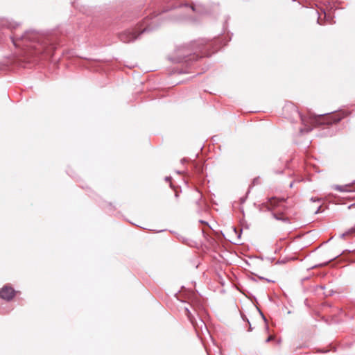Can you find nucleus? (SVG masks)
<instances>
[{
	"instance_id": "f257e3e1",
	"label": "nucleus",
	"mask_w": 355,
	"mask_h": 355,
	"mask_svg": "<svg viewBox=\"0 0 355 355\" xmlns=\"http://www.w3.org/2000/svg\"><path fill=\"white\" fill-rule=\"evenodd\" d=\"M15 295V291L12 288L6 286L0 291V297L6 300H11Z\"/></svg>"
},
{
	"instance_id": "f03ea898",
	"label": "nucleus",
	"mask_w": 355,
	"mask_h": 355,
	"mask_svg": "<svg viewBox=\"0 0 355 355\" xmlns=\"http://www.w3.org/2000/svg\"><path fill=\"white\" fill-rule=\"evenodd\" d=\"M137 37L138 35L135 31H128L120 35V39L122 42L128 43L134 41Z\"/></svg>"
},
{
	"instance_id": "7ed1b4c3",
	"label": "nucleus",
	"mask_w": 355,
	"mask_h": 355,
	"mask_svg": "<svg viewBox=\"0 0 355 355\" xmlns=\"http://www.w3.org/2000/svg\"><path fill=\"white\" fill-rule=\"evenodd\" d=\"M282 201L279 200L278 199L275 198H272L268 200V209H273L279 205V203H281Z\"/></svg>"
},
{
	"instance_id": "20e7f679",
	"label": "nucleus",
	"mask_w": 355,
	"mask_h": 355,
	"mask_svg": "<svg viewBox=\"0 0 355 355\" xmlns=\"http://www.w3.org/2000/svg\"><path fill=\"white\" fill-rule=\"evenodd\" d=\"M355 234V226L350 228L349 230H347L346 232L343 233L341 236L343 238H345L346 236H349L351 235Z\"/></svg>"
},
{
	"instance_id": "39448f33",
	"label": "nucleus",
	"mask_w": 355,
	"mask_h": 355,
	"mask_svg": "<svg viewBox=\"0 0 355 355\" xmlns=\"http://www.w3.org/2000/svg\"><path fill=\"white\" fill-rule=\"evenodd\" d=\"M185 312H186V314H187V315L188 318L189 319V320H190L192 323H193V316L191 315V312L189 311V309H188V308H187V307L185 308Z\"/></svg>"
},
{
	"instance_id": "423d86ee",
	"label": "nucleus",
	"mask_w": 355,
	"mask_h": 355,
	"mask_svg": "<svg viewBox=\"0 0 355 355\" xmlns=\"http://www.w3.org/2000/svg\"><path fill=\"white\" fill-rule=\"evenodd\" d=\"M336 190H338V191H345V190L343 188V187H341V186H336Z\"/></svg>"
},
{
	"instance_id": "0eeeda50",
	"label": "nucleus",
	"mask_w": 355,
	"mask_h": 355,
	"mask_svg": "<svg viewBox=\"0 0 355 355\" xmlns=\"http://www.w3.org/2000/svg\"><path fill=\"white\" fill-rule=\"evenodd\" d=\"M272 339H273V337H272V336H269V337L267 338L266 342L268 343V342H269V341L272 340Z\"/></svg>"
}]
</instances>
